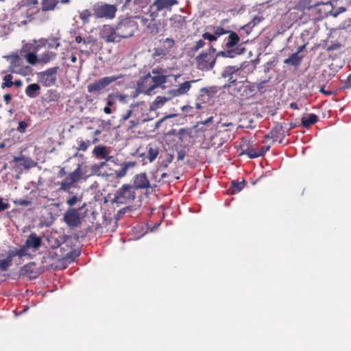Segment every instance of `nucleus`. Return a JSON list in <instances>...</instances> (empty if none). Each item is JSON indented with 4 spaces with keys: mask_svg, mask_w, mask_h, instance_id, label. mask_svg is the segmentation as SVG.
Listing matches in <instances>:
<instances>
[{
    "mask_svg": "<svg viewBox=\"0 0 351 351\" xmlns=\"http://www.w3.org/2000/svg\"><path fill=\"white\" fill-rule=\"evenodd\" d=\"M123 77L121 74L101 77L87 86V91L94 95L101 94L112 83Z\"/></svg>",
    "mask_w": 351,
    "mask_h": 351,
    "instance_id": "obj_1",
    "label": "nucleus"
},
{
    "mask_svg": "<svg viewBox=\"0 0 351 351\" xmlns=\"http://www.w3.org/2000/svg\"><path fill=\"white\" fill-rule=\"evenodd\" d=\"M115 27L120 42L123 38L132 36L138 29V25L134 19L128 18L120 21Z\"/></svg>",
    "mask_w": 351,
    "mask_h": 351,
    "instance_id": "obj_2",
    "label": "nucleus"
},
{
    "mask_svg": "<svg viewBox=\"0 0 351 351\" xmlns=\"http://www.w3.org/2000/svg\"><path fill=\"white\" fill-rule=\"evenodd\" d=\"M82 177V164H78L77 168L73 172L69 173L62 181L58 182V184L60 185L58 191L70 192V189L75 183L78 182Z\"/></svg>",
    "mask_w": 351,
    "mask_h": 351,
    "instance_id": "obj_3",
    "label": "nucleus"
},
{
    "mask_svg": "<svg viewBox=\"0 0 351 351\" xmlns=\"http://www.w3.org/2000/svg\"><path fill=\"white\" fill-rule=\"evenodd\" d=\"M135 199V192L133 186L125 184L119 189L114 194L112 203L125 204Z\"/></svg>",
    "mask_w": 351,
    "mask_h": 351,
    "instance_id": "obj_4",
    "label": "nucleus"
},
{
    "mask_svg": "<svg viewBox=\"0 0 351 351\" xmlns=\"http://www.w3.org/2000/svg\"><path fill=\"white\" fill-rule=\"evenodd\" d=\"M92 9L96 19H114L117 10L116 5L104 3H95Z\"/></svg>",
    "mask_w": 351,
    "mask_h": 351,
    "instance_id": "obj_5",
    "label": "nucleus"
},
{
    "mask_svg": "<svg viewBox=\"0 0 351 351\" xmlns=\"http://www.w3.org/2000/svg\"><path fill=\"white\" fill-rule=\"evenodd\" d=\"M178 3L177 0H155L148 9L152 21H155L158 17L159 11L165 9L171 10L172 6Z\"/></svg>",
    "mask_w": 351,
    "mask_h": 351,
    "instance_id": "obj_6",
    "label": "nucleus"
},
{
    "mask_svg": "<svg viewBox=\"0 0 351 351\" xmlns=\"http://www.w3.org/2000/svg\"><path fill=\"white\" fill-rule=\"evenodd\" d=\"M195 61L197 69L208 71L214 67L216 62V56L202 51L195 58Z\"/></svg>",
    "mask_w": 351,
    "mask_h": 351,
    "instance_id": "obj_7",
    "label": "nucleus"
},
{
    "mask_svg": "<svg viewBox=\"0 0 351 351\" xmlns=\"http://www.w3.org/2000/svg\"><path fill=\"white\" fill-rule=\"evenodd\" d=\"M42 245V238L38 236L35 232H32L27 237L25 245L20 248H16L22 257L28 255L29 249L38 250Z\"/></svg>",
    "mask_w": 351,
    "mask_h": 351,
    "instance_id": "obj_8",
    "label": "nucleus"
},
{
    "mask_svg": "<svg viewBox=\"0 0 351 351\" xmlns=\"http://www.w3.org/2000/svg\"><path fill=\"white\" fill-rule=\"evenodd\" d=\"M60 67L57 66L40 72L38 74L39 82L46 87L53 86L57 80V73Z\"/></svg>",
    "mask_w": 351,
    "mask_h": 351,
    "instance_id": "obj_9",
    "label": "nucleus"
},
{
    "mask_svg": "<svg viewBox=\"0 0 351 351\" xmlns=\"http://www.w3.org/2000/svg\"><path fill=\"white\" fill-rule=\"evenodd\" d=\"M150 79L152 80L154 84L147 88L145 91L147 95H151L156 88L165 84L167 82V75H158L152 76L150 73H148L143 77L141 82L142 84L144 86L145 84H147Z\"/></svg>",
    "mask_w": 351,
    "mask_h": 351,
    "instance_id": "obj_10",
    "label": "nucleus"
},
{
    "mask_svg": "<svg viewBox=\"0 0 351 351\" xmlns=\"http://www.w3.org/2000/svg\"><path fill=\"white\" fill-rule=\"evenodd\" d=\"M15 256L22 258L20 252H18L16 247H10L5 252V254L1 253L0 254V258H5L0 259V270L2 271H6L11 266L12 259Z\"/></svg>",
    "mask_w": 351,
    "mask_h": 351,
    "instance_id": "obj_11",
    "label": "nucleus"
},
{
    "mask_svg": "<svg viewBox=\"0 0 351 351\" xmlns=\"http://www.w3.org/2000/svg\"><path fill=\"white\" fill-rule=\"evenodd\" d=\"M64 221L70 228H76L81 224V217L79 210L69 208L63 216Z\"/></svg>",
    "mask_w": 351,
    "mask_h": 351,
    "instance_id": "obj_12",
    "label": "nucleus"
},
{
    "mask_svg": "<svg viewBox=\"0 0 351 351\" xmlns=\"http://www.w3.org/2000/svg\"><path fill=\"white\" fill-rule=\"evenodd\" d=\"M99 36L106 43H119V39L117 34L116 27L109 25H103L99 30Z\"/></svg>",
    "mask_w": 351,
    "mask_h": 351,
    "instance_id": "obj_13",
    "label": "nucleus"
},
{
    "mask_svg": "<svg viewBox=\"0 0 351 351\" xmlns=\"http://www.w3.org/2000/svg\"><path fill=\"white\" fill-rule=\"evenodd\" d=\"M110 151L109 148L103 145H97L96 146L93 151V155L99 160H105L106 161H110L112 162H115V158L113 156L110 155Z\"/></svg>",
    "mask_w": 351,
    "mask_h": 351,
    "instance_id": "obj_14",
    "label": "nucleus"
},
{
    "mask_svg": "<svg viewBox=\"0 0 351 351\" xmlns=\"http://www.w3.org/2000/svg\"><path fill=\"white\" fill-rule=\"evenodd\" d=\"M171 32L177 33L186 26V18L180 14H174L169 19Z\"/></svg>",
    "mask_w": 351,
    "mask_h": 351,
    "instance_id": "obj_15",
    "label": "nucleus"
},
{
    "mask_svg": "<svg viewBox=\"0 0 351 351\" xmlns=\"http://www.w3.org/2000/svg\"><path fill=\"white\" fill-rule=\"evenodd\" d=\"M133 189H147L151 186L150 182L145 173L136 174L133 178Z\"/></svg>",
    "mask_w": 351,
    "mask_h": 351,
    "instance_id": "obj_16",
    "label": "nucleus"
},
{
    "mask_svg": "<svg viewBox=\"0 0 351 351\" xmlns=\"http://www.w3.org/2000/svg\"><path fill=\"white\" fill-rule=\"evenodd\" d=\"M332 8L331 1L326 3H318L313 6V8L319 13V17L322 19L328 16V13L332 12Z\"/></svg>",
    "mask_w": 351,
    "mask_h": 351,
    "instance_id": "obj_17",
    "label": "nucleus"
},
{
    "mask_svg": "<svg viewBox=\"0 0 351 351\" xmlns=\"http://www.w3.org/2000/svg\"><path fill=\"white\" fill-rule=\"evenodd\" d=\"M19 276L26 277L29 279L35 278L36 277L35 264L34 263H29L21 267L19 270Z\"/></svg>",
    "mask_w": 351,
    "mask_h": 351,
    "instance_id": "obj_18",
    "label": "nucleus"
},
{
    "mask_svg": "<svg viewBox=\"0 0 351 351\" xmlns=\"http://www.w3.org/2000/svg\"><path fill=\"white\" fill-rule=\"evenodd\" d=\"M229 35L225 39V47L228 49H235L234 47L237 46V45L240 41V38L239 35L233 32L230 31L228 33Z\"/></svg>",
    "mask_w": 351,
    "mask_h": 351,
    "instance_id": "obj_19",
    "label": "nucleus"
},
{
    "mask_svg": "<svg viewBox=\"0 0 351 351\" xmlns=\"http://www.w3.org/2000/svg\"><path fill=\"white\" fill-rule=\"evenodd\" d=\"M20 61V58L18 55L14 56V60L11 61L10 66H9V71L14 73L26 75L25 70L29 69V66L25 67V69L20 68L19 66V63Z\"/></svg>",
    "mask_w": 351,
    "mask_h": 351,
    "instance_id": "obj_20",
    "label": "nucleus"
},
{
    "mask_svg": "<svg viewBox=\"0 0 351 351\" xmlns=\"http://www.w3.org/2000/svg\"><path fill=\"white\" fill-rule=\"evenodd\" d=\"M108 162L109 161L104 160L103 162H100L94 164L91 167L92 171L97 176L107 175V171L104 169V168H107L109 170H111V169L108 167Z\"/></svg>",
    "mask_w": 351,
    "mask_h": 351,
    "instance_id": "obj_21",
    "label": "nucleus"
},
{
    "mask_svg": "<svg viewBox=\"0 0 351 351\" xmlns=\"http://www.w3.org/2000/svg\"><path fill=\"white\" fill-rule=\"evenodd\" d=\"M58 3L59 0H42L40 3L41 11H53L56 8Z\"/></svg>",
    "mask_w": 351,
    "mask_h": 351,
    "instance_id": "obj_22",
    "label": "nucleus"
},
{
    "mask_svg": "<svg viewBox=\"0 0 351 351\" xmlns=\"http://www.w3.org/2000/svg\"><path fill=\"white\" fill-rule=\"evenodd\" d=\"M136 165V162H123L122 165V168L120 170L115 171V175L117 178H121L124 177L127 174V171L129 169L135 167Z\"/></svg>",
    "mask_w": 351,
    "mask_h": 351,
    "instance_id": "obj_23",
    "label": "nucleus"
},
{
    "mask_svg": "<svg viewBox=\"0 0 351 351\" xmlns=\"http://www.w3.org/2000/svg\"><path fill=\"white\" fill-rule=\"evenodd\" d=\"M40 86L36 83L28 85L25 89L26 95L30 98H35L40 94Z\"/></svg>",
    "mask_w": 351,
    "mask_h": 351,
    "instance_id": "obj_24",
    "label": "nucleus"
},
{
    "mask_svg": "<svg viewBox=\"0 0 351 351\" xmlns=\"http://www.w3.org/2000/svg\"><path fill=\"white\" fill-rule=\"evenodd\" d=\"M303 58L302 56L298 55V53H293L288 58L284 60L285 64L298 66L300 64Z\"/></svg>",
    "mask_w": 351,
    "mask_h": 351,
    "instance_id": "obj_25",
    "label": "nucleus"
},
{
    "mask_svg": "<svg viewBox=\"0 0 351 351\" xmlns=\"http://www.w3.org/2000/svg\"><path fill=\"white\" fill-rule=\"evenodd\" d=\"M318 121V117L315 114H309L307 117H303L301 119L302 127L308 128L311 125L315 124Z\"/></svg>",
    "mask_w": 351,
    "mask_h": 351,
    "instance_id": "obj_26",
    "label": "nucleus"
},
{
    "mask_svg": "<svg viewBox=\"0 0 351 351\" xmlns=\"http://www.w3.org/2000/svg\"><path fill=\"white\" fill-rule=\"evenodd\" d=\"M245 182L243 180L241 182L232 181L231 186L228 189V193L234 195L239 193L245 186Z\"/></svg>",
    "mask_w": 351,
    "mask_h": 351,
    "instance_id": "obj_27",
    "label": "nucleus"
},
{
    "mask_svg": "<svg viewBox=\"0 0 351 351\" xmlns=\"http://www.w3.org/2000/svg\"><path fill=\"white\" fill-rule=\"evenodd\" d=\"M56 58V53L53 51H45L39 56V63L47 64Z\"/></svg>",
    "mask_w": 351,
    "mask_h": 351,
    "instance_id": "obj_28",
    "label": "nucleus"
},
{
    "mask_svg": "<svg viewBox=\"0 0 351 351\" xmlns=\"http://www.w3.org/2000/svg\"><path fill=\"white\" fill-rule=\"evenodd\" d=\"M239 71L240 67L237 66H228L223 71L221 76L224 78H226V76L239 75Z\"/></svg>",
    "mask_w": 351,
    "mask_h": 351,
    "instance_id": "obj_29",
    "label": "nucleus"
},
{
    "mask_svg": "<svg viewBox=\"0 0 351 351\" xmlns=\"http://www.w3.org/2000/svg\"><path fill=\"white\" fill-rule=\"evenodd\" d=\"M12 162L27 169L30 167L32 160L24 156H21L19 157H14Z\"/></svg>",
    "mask_w": 351,
    "mask_h": 351,
    "instance_id": "obj_30",
    "label": "nucleus"
},
{
    "mask_svg": "<svg viewBox=\"0 0 351 351\" xmlns=\"http://www.w3.org/2000/svg\"><path fill=\"white\" fill-rule=\"evenodd\" d=\"M195 82H197L196 80H191V81H187V82H184V83L182 84H180L177 88L178 89V91H179V93L180 95H185L186 94L191 87V84L192 83H195Z\"/></svg>",
    "mask_w": 351,
    "mask_h": 351,
    "instance_id": "obj_31",
    "label": "nucleus"
},
{
    "mask_svg": "<svg viewBox=\"0 0 351 351\" xmlns=\"http://www.w3.org/2000/svg\"><path fill=\"white\" fill-rule=\"evenodd\" d=\"M271 132L274 134H273V141H276L278 140V138H281V139L279 141L280 143H282V138L285 136V134H283V130L282 126H277L273 128Z\"/></svg>",
    "mask_w": 351,
    "mask_h": 351,
    "instance_id": "obj_32",
    "label": "nucleus"
},
{
    "mask_svg": "<svg viewBox=\"0 0 351 351\" xmlns=\"http://www.w3.org/2000/svg\"><path fill=\"white\" fill-rule=\"evenodd\" d=\"M169 101H170L169 97L167 96H158L153 102L152 106L155 109L160 108Z\"/></svg>",
    "mask_w": 351,
    "mask_h": 351,
    "instance_id": "obj_33",
    "label": "nucleus"
},
{
    "mask_svg": "<svg viewBox=\"0 0 351 351\" xmlns=\"http://www.w3.org/2000/svg\"><path fill=\"white\" fill-rule=\"evenodd\" d=\"M162 43V47L167 51H169L175 45V41L173 38H167L160 41Z\"/></svg>",
    "mask_w": 351,
    "mask_h": 351,
    "instance_id": "obj_34",
    "label": "nucleus"
},
{
    "mask_svg": "<svg viewBox=\"0 0 351 351\" xmlns=\"http://www.w3.org/2000/svg\"><path fill=\"white\" fill-rule=\"evenodd\" d=\"M25 59L27 62L32 64L35 65L39 63V56H38L35 52H29L25 55Z\"/></svg>",
    "mask_w": 351,
    "mask_h": 351,
    "instance_id": "obj_35",
    "label": "nucleus"
},
{
    "mask_svg": "<svg viewBox=\"0 0 351 351\" xmlns=\"http://www.w3.org/2000/svg\"><path fill=\"white\" fill-rule=\"evenodd\" d=\"M38 4V0H22L19 3L20 7H25L28 9H32L36 7Z\"/></svg>",
    "mask_w": 351,
    "mask_h": 351,
    "instance_id": "obj_36",
    "label": "nucleus"
},
{
    "mask_svg": "<svg viewBox=\"0 0 351 351\" xmlns=\"http://www.w3.org/2000/svg\"><path fill=\"white\" fill-rule=\"evenodd\" d=\"M80 19L82 20L83 24H87L90 22V17L91 12L89 10L86 9L80 12Z\"/></svg>",
    "mask_w": 351,
    "mask_h": 351,
    "instance_id": "obj_37",
    "label": "nucleus"
},
{
    "mask_svg": "<svg viewBox=\"0 0 351 351\" xmlns=\"http://www.w3.org/2000/svg\"><path fill=\"white\" fill-rule=\"evenodd\" d=\"M158 149L149 147L147 152V158L150 162H152L158 155Z\"/></svg>",
    "mask_w": 351,
    "mask_h": 351,
    "instance_id": "obj_38",
    "label": "nucleus"
},
{
    "mask_svg": "<svg viewBox=\"0 0 351 351\" xmlns=\"http://www.w3.org/2000/svg\"><path fill=\"white\" fill-rule=\"evenodd\" d=\"M311 0H300L298 3V7L300 10H310L313 7L311 5Z\"/></svg>",
    "mask_w": 351,
    "mask_h": 351,
    "instance_id": "obj_39",
    "label": "nucleus"
},
{
    "mask_svg": "<svg viewBox=\"0 0 351 351\" xmlns=\"http://www.w3.org/2000/svg\"><path fill=\"white\" fill-rule=\"evenodd\" d=\"M12 75L11 74L6 75L3 77V82L1 84V88H4L5 87H11L13 86L12 83Z\"/></svg>",
    "mask_w": 351,
    "mask_h": 351,
    "instance_id": "obj_40",
    "label": "nucleus"
},
{
    "mask_svg": "<svg viewBox=\"0 0 351 351\" xmlns=\"http://www.w3.org/2000/svg\"><path fill=\"white\" fill-rule=\"evenodd\" d=\"M234 53H235V49H228L227 50H224V51H221L219 52H218L217 54H216V58L217 56H223V57H226V58H233L234 57Z\"/></svg>",
    "mask_w": 351,
    "mask_h": 351,
    "instance_id": "obj_41",
    "label": "nucleus"
},
{
    "mask_svg": "<svg viewBox=\"0 0 351 351\" xmlns=\"http://www.w3.org/2000/svg\"><path fill=\"white\" fill-rule=\"evenodd\" d=\"M205 45V42L200 39L196 42L194 43L193 46L191 48V52L195 53L202 47H204Z\"/></svg>",
    "mask_w": 351,
    "mask_h": 351,
    "instance_id": "obj_42",
    "label": "nucleus"
},
{
    "mask_svg": "<svg viewBox=\"0 0 351 351\" xmlns=\"http://www.w3.org/2000/svg\"><path fill=\"white\" fill-rule=\"evenodd\" d=\"M243 153L247 155L250 158H256L260 157L258 151L252 148H248L245 149Z\"/></svg>",
    "mask_w": 351,
    "mask_h": 351,
    "instance_id": "obj_43",
    "label": "nucleus"
},
{
    "mask_svg": "<svg viewBox=\"0 0 351 351\" xmlns=\"http://www.w3.org/2000/svg\"><path fill=\"white\" fill-rule=\"evenodd\" d=\"M191 134V130L189 128H180L178 130V135L179 136V139L181 141H184V136H190Z\"/></svg>",
    "mask_w": 351,
    "mask_h": 351,
    "instance_id": "obj_44",
    "label": "nucleus"
},
{
    "mask_svg": "<svg viewBox=\"0 0 351 351\" xmlns=\"http://www.w3.org/2000/svg\"><path fill=\"white\" fill-rule=\"evenodd\" d=\"M90 145V141L87 140L86 141L81 140L79 142V146L77 147V151L86 152L88 147Z\"/></svg>",
    "mask_w": 351,
    "mask_h": 351,
    "instance_id": "obj_45",
    "label": "nucleus"
},
{
    "mask_svg": "<svg viewBox=\"0 0 351 351\" xmlns=\"http://www.w3.org/2000/svg\"><path fill=\"white\" fill-rule=\"evenodd\" d=\"M238 75H230V76H226V78L228 79V84H225L223 86V88H230L232 85L237 84V76Z\"/></svg>",
    "mask_w": 351,
    "mask_h": 351,
    "instance_id": "obj_46",
    "label": "nucleus"
},
{
    "mask_svg": "<svg viewBox=\"0 0 351 351\" xmlns=\"http://www.w3.org/2000/svg\"><path fill=\"white\" fill-rule=\"evenodd\" d=\"M147 29L150 34L155 36L158 33V26L156 23H149Z\"/></svg>",
    "mask_w": 351,
    "mask_h": 351,
    "instance_id": "obj_47",
    "label": "nucleus"
},
{
    "mask_svg": "<svg viewBox=\"0 0 351 351\" xmlns=\"http://www.w3.org/2000/svg\"><path fill=\"white\" fill-rule=\"evenodd\" d=\"M150 3V0H134V4L137 6L136 10L147 7Z\"/></svg>",
    "mask_w": 351,
    "mask_h": 351,
    "instance_id": "obj_48",
    "label": "nucleus"
},
{
    "mask_svg": "<svg viewBox=\"0 0 351 351\" xmlns=\"http://www.w3.org/2000/svg\"><path fill=\"white\" fill-rule=\"evenodd\" d=\"M81 197H79L77 195H73L66 200V204L71 207L75 205L77 202H81Z\"/></svg>",
    "mask_w": 351,
    "mask_h": 351,
    "instance_id": "obj_49",
    "label": "nucleus"
},
{
    "mask_svg": "<svg viewBox=\"0 0 351 351\" xmlns=\"http://www.w3.org/2000/svg\"><path fill=\"white\" fill-rule=\"evenodd\" d=\"M228 32H230V30H226L221 27H217L214 30V34L217 38L223 34H228Z\"/></svg>",
    "mask_w": 351,
    "mask_h": 351,
    "instance_id": "obj_50",
    "label": "nucleus"
},
{
    "mask_svg": "<svg viewBox=\"0 0 351 351\" xmlns=\"http://www.w3.org/2000/svg\"><path fill=\"white\" fill-rule=\"evenodd\" d=\"M167 94V97H169V100H171L173 97L181 96L179 93L178 88L169 90Z\"/></svg>",
    "mask_w": 351,
    "mask_h": 351,
    "instance_id": "obj_51",
    "label": "nucleus"
},
{
    "mask_svg": "<svg viewBox=\"0 0 351 351\" xmlns=\"http://www.w3.org/2000/svg\"><path fill=\"white\" fill-rule=\"evenodd\" d=\"M28 124L27 122L24 121H21L19 123V125L17 128V130L21 133H24L26 132Z\"/></svg>",
    "mask_w": 351,
    "mask_h": 351,
    "instance_id": "obj_52",
    "label": "nucleus"
},
{
    "mask_svg": "<svg viewBox=\"0 0 351 351\" xmlns=\"http://www.w3.org/2000/svg\"><path fill=\"white\" fill-rule=\"evenodd\" d=\"M115 101L114 93H110L106 98V104L108 106H112L115 104Z\"/></svg>",
    "mask_w": 351,
    "mask_h": 351,
    "instance_id": "obj_53",
    "label": "nucleus"
},
{
    "mask_svg": "<svg viewBox=\"0 0 351 351\" xmlns=\"http://www.w3.org/2000/svg\"><path fill=\"white\" fill-rule=\"evenodd\" d=\"M202 38L205 40H208L209 41H215L217 40V38L216 37V36L213 34H211L208 32H205L202 34Z\"/></svg>",
    "mask_w": 351,
    "mask_h": 351,
    "instance_id": "obj_54",
    "label": "nucleus"
},
{
    "mask_svg": "<svg viewBox=\"0 0 351 351\" xmlns=\"http://www.w3.org/2000/svg\"><path fill=\"white\" fill-rule=\"evenodd\" d=\"M75 40V42L77 43H83L85 45L89 44L92 40V39L90 36L88 37L87 38H82L80 36H76Z\"/></svg>",
    "mask_w": 351,
    "mask_h": 351,
    "instance_id": "obj_55",
    "label": "nucleus"
},
{
    "mask_svg": "<svg viewBox=\"0 0 351 351\" xmlns=\"http://www.w3.org/2000/svg\"><path fill=\"white\" fill-rule=\"evenodd\" d=\"M10 205L8 203H5L3 201V199L0 197V213L8 209Z\"/></svg>",
    "mask_w": 351,
    "mask_h": 351,
    "instance_id": "obj_56",
    "label": "nucleus"
},
{
    "mask_svg": "<svg viewBox=\"0 0 351 351\" xmlns=\"http://www.w3.org/2000/svg\"><path fill=\"white\" fill-rule=\"evenodd\" d=\"M60 47V43L58 42L57 38H53L51 40V42L48 43L49 48H55L58 49Z\"/></svg>",
    "mask_w": 351,
    "mask_h": 351,
    "instance_id": "obj_57",
    "label": "nucleus"
},
{
    "mask_svg": "<svg viewBox=\"0 0 351 351\" xmlns=\"http://www.w3.org/2000/svg\"><path fill=\"white\" fill-rule=\"evenodd\" d=\"M213 121V117H208V119H206L205 121H199L197 123V125L195 126V128H197V127H199L200 125H208V123H212Z\"/></svg>",
    "mask_w": 351,
    "mask_h": 351,
    "instance_id": "obj_58",
    "label": "nucleus"
},
{
    "mask_svg": "<svg viewBox=\"0 0 351 351\" xmlns=\"http://www.w3.org/2000/svg\"><path fill=\"white\" fill-rule=\"evenodd\" d=\"M114 98L116 99V100L118 99L123 103L126 102L127 95H121L119 93H114Z\"/></svg>",
    "mask_w": 351,
    "mask_h": 351,
    "instance_id": "obj_59",
    "label": "nucleus"
},
{
    "mask_svg": "<svg viewBox=\"0 0 351 351\" xmlns=\"http://www.w3.org/2000/svg\"><path fill=\"white\" fill-rule=\"evenodd\" d=\"M270 149V146L269 145H267V146H263L261 147L258 151V153L260 154V156H262L263 155H265V154L269 151Z\"/></svg>",
    "mask_w": 351,
    "mask_h": 351,
    "instance_id": "obj_60",
    "label": "nucleus"
},
{
    "mask_svg": "<svg viewBox=\"0 0 351 351\" xmlns=\"http://www.w3.org/2000/svg\"><path fill=\"white\" fill-rule=\"evenodd\" d=\"M346 10V8L339 7V8H338L337 10L335 12H334V13L331 12V15L333 17H337L339 14L344 12Z\"/></svg>",
    "mask_w": 351,
    "mask_h": 351,
    "instance_id": "obj_61",
    "label": "nucleus"
},
{
    "mask_svg": "<svg viewBox=\"0 0 351 351\" xmlns=\"http://www.w3.org/2000/svg\"><path fill=\"white\" fill-rule=\"evenodd\" d=\"M186 156V152L184 149H181L178 152V160H182Z\"/></svg>",
    "mask_w": 351,
    "mask_h": 351,
    "instance_id": "obj_62",
    "label": "nucleus"
},
{
    "mask_svg": "<svg viewBox=\"0 0 351 351\" xmlns=\"http://www.w3.org/2000/svg\"><path fill=\"white\" fill-rule=\"evenodd\" d=\"M136 19H138V20H140V22L142 25H147L149 24L148 22V19L147 18H145L144 16H136Z\"/></svg>",
    "mask_w": 351,
    "mask_h": 351,
    "instance_id": "obj_63",
    "label": "nucleus"
},
{
    "mask_svg": "<svg viewBox=\"0 0 351 351\" xmlns=\"http://www.w3.org/2000/svg\"><path fill=\"white\" fill-rule=\"evenodd\" d=\"M132 110H128L127 112L124 115H123L121 120L123 121L128 120L132 116Z\"/></svg>",
    "mask_w": 351,
    "mask_h": 351,
    "instance_id": "obj_64",
    "label": "nucleus"
}]
</instances>
